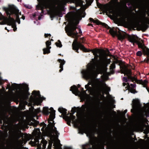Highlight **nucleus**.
I'll return each mask as SVG.
<instances>
[{
	"instance_id": "obj_11",
	"label": "nucleus",
	"mask_w": 149,
	"mask_h": 149,
	"mask_svg": "<svg viewBox=\"0 0 149 149\" xmlns=\"http://www.w3.org/2000/svg\"><path fill=\"white\" fill-rule=\"evenodd\" d=\"M40 97L39 92L34 91L32 92V96L30 97L29 101L30 102H33L35 104L38 105L41 103Z\"/></svg>"
},
{
	"instance_id": "obj_19",
	"label": "nucleus",
	"mask_w": 149,
	"mask_h": 149,
	"mask_svg": "<svg viewBox=\"0 0 149 149\" xmlns=\"http://www.w3.org/2000/svg\"><path fill=\"white\" fill-rule=\"evenodd\" d=\"M42 111L43 113L45 115H47L49 113L50 114L51 113V111L50 110V109H49L48 108L46 107L43 108Z\"/></svg>"
},
{
	"instance_id": "obj_41",
	"label": "nucleus",
	"mask_w": 149,
	"mask_h": 149,
	"mask_svg": "<svg viewBox=\"0 0 149 149\" xmlns=\"http://www.w3.org/2000/svg\"><path fill=\"white\" fill-rule=\"evenodd\" d=\"M101 77H108V76L106 74H104Z\"/></svg>"
},
{
	"instance_id": "obj_34",
	"label": "nucleus",
	"mask_w": 149,
	"mask_h": 149,
	"mask_svg": "<svg viewBox=\"0 0 149 149\" xmlns=\"http://www.w3.org/2000/svg\"><path fill=\"white\" fill-rule=\"evenodd\" d=\"M118 36L119 39L120 40L123 39L124 38V36L120 34H119Z\"/></svg>"
},
{
	"instance_id": "obj_51",
	"label": "nucleus",
	"mask_w": 149,
	"mask_h": 149,
	"mask_svg": "<svg viewBox=\"0 0 149 149\" xmlns=\"http://www.w3.org/2000/svg\"><path fill=\"white\" fill-rule=\"evenodd\" d=\"M89 25H92V24H89Z\"/></svg>"
},
{
	"instance_id": "obj_23",
	"label": "nucleus",
	"mask_w": 149,
	"mask_h": 149,
	"mask_svg": "<svg viewBox=\"0 0 149 149\" xmlns=\"http://www.w3.org/2000/svg\"><path fill=\"white\" fill-rule=\"evenodd\" d=\"M115 68L116 66L115 63L113 62L111 65L110 66V70L111 73L113 74V73L114 72V69H115Z\"/></svg>"
},
{
	"instance_id": "obj_48",
	"label": "nucleus",
	"mask_w": 149,
	"mask_h": 149,
	"mask_svg": "<svg viewBox=\"0 0 149 149\" xmlns=\"http://www.w3.org/2000/svg\"><path fill=\"white\" fill-rule=\"evenodd\" d=\"M75 92H76V87H75Z\"/></svg>"
},
{
	"instance_id": "obj_52",
	"label": "nucleus",
	"mask_w": 149,
	"mask_h": 149,
	"mask_svg": "<svg viewBox=\"0 0 149 149\" xmlns=\"http://www.w3.org/2000/svg\"><path fill=\"white\" fill-rule=\"evenodd\" d=\"M125 111V112H126V110H125V111Z\"/></svg>"
},
{
	"instance_id": "obj_38",
	"label": "nucleus",
	"mask_w": 149,
	"mask_h": 149,
	"mask_svg": "<svg viewBox=\"0 0 149 149\" xmlns=\"http://www.w3.org/2000/svg\"><path fill=\"white\" fill-rule=\"evenodd\" d=\"M123 81L125 82H127V79L126 77H123Z\"/></svg>"
},
{
	"instance_id": "obj_28",
	"label": "nucleus",
	"mask_w": 149,
	"mask_h": 149,
	"mask_svg": "<svg viewBox=\"0 0 149 149\" xmlns=\"http://www.w3.org/2000/svg\"><path fill=\"white\" fill-rule=\"evenodd\" d=\"M129 78H130L132 81H135L138 83L139 80H138L135 77H132L130 76H129Z\"/></svg>"
},
{
	"instance_id": "obj_22",
	"label": "nucleus",
	"mask_w": 149,
	"mask_h": 149,
	"mask_svg": "<svg viewBox=\"0 0 149 149\" xmlns=\"http://www.w3.org/2000/svg\"><path fill=\"white\" fill-rule=\"evenodd\" d=\"M55 149H61L60 143L58 142H55L53 144Z\"/></svg>"
},
{
	"instance_id": "obj_8",
	"label": "nucleus",
	"mask_w": 149,
	"mask_h": 149,
	"mask_svg": "<svg viewBox=\"0 0 149 149\" xmlns=\"http://www.w3.org/2000/svg\"><path fill=\"white\" fill-rule=\"evenodd\" d=\"M50 110L51 113L48 120V126L50 130L51 135L56 139H57L59 133L57 131L56 128L54 127V123L53 121L55 118V111L52 107L50 108Z\"/></svg>"
},
{
	"instance_id": "obj_36",
	"label": "nucleus",
	"mask_w": 149,
	"mask_h": 149,
	"mask_svg": "<svg viewBox=\"0 0 149 149\" xmlns=\"http://www.w3.org/2000/svg\"><path fill=\"white\" fill-rule=\"evenodd\" d=\"M136 55L138 56H141L142 55L141 52L140 51H138L136 53Z\"/></svg>"
},
{
	"instance_id": "obj_40",
	"label": "nucleus",
	"mask_w": 149,
	"mask_h": 149,
	"mask_svg": "<svg viewBox=\"0 0 149 149\" xmlns=\"http://www.w3.org/2000/svg\"><path fill=\"white\" fill-rule=\"evenodd\" d=\"M51 36V34H45V38L47 37L48 36Z\"/></svg>"
},
{
	"instance_id": "obj_50",
	"label": "nucleus",
	"mask_w": 149,
	"mask_h": 149,
	"mask_svg": "<svg viewBox=\"0 0 149 149\" xmlns=\"http://www.w3.org/2000/svg\"><path fill=\"white\" fill-rule=\"evenodd\" d=\"M5 29L7 30V28L6 27L5 28Z\"/></svg>"
},
{
	"instance_id": "obj_2",
	"label": "nucleus",
	"mask_w": 149,
	"mask_h": 149,
	"mask_svg": "<svg viewBox=\"0 0 149 149\" xmlns=\"http://www.w3.org/2000/svg\"><path fill=\"white\" fill-rule=\"evenodd\" d=\"M7 14L9 16L8 18L4 17L0 12V20L3 19V21L0 22L1 25L7 24L9 25H11L14 31L17 29L16 25L14 19L10 16V15L14 14H15L17 17H18V14L19 10L14 7H10L8 8H6V10Z\"/></svg>"
},
{
	"instance_id": "obj_15",
	"label": "nucleus",
	"mask_w": 149,
	"mask_h": 149,
	"mask_svg": "<svg viewBox=\"0 0 149 149\" xmlns=\"http://www.w3.org/2000/svg\"><path fill=\"white\" fill-rule=\"evenodd\" d=\"M40 133V130L39 129H36L33 132V135L37 138L35 139L36 143L38 141V138L39 137Z\"/></svg>"
},
{
	"instance_id": "obj_49",
	"label": "nucleus",
	"mask_w": 149,
	"mask_h": 149,
	"mask_svg": "<svg viewBox=\"0 0 149 149\" xmlns=\"http://www.w3.org/2000/svg\"><path fill=\"white\" fill-rule=\"evenodd\" d=\"M127 84H128V85H127V86H129V83H128Z\"/></svg>"
},
{
	"instance_id": "obj_30",
	"label": "nucleus",
	"mask_w": 149,
	"mask_h": 149,
	"mask_svg": "<svg viewBox=\"0 0 149 149\" xmlns=\"http://www.w3.org/2000/svg\"><path fill=\"white\" fill-rule=\"evenodd\" d=\"M92 2V0H90L88 1L86 3V6H87V7L90 6L91 3Z\"/></svg>"
},
{
	"instance_id": "obj_9",
	"label": "nucleus",
	"mask_w": 149,
	"mask_h": 149,
	"mask_svg": "<svg viewBox=\"0 0 149 149\" xmlns=\"http://www.w3.org/2000/svg\"><path fill=\"white\" fill-rule=\"evenodd\" d=\"M101 7L103 11L106 13H109L117 18L119 16L121 17L123 15L124 12L115 8L110 5H105L102 6Z\"/></svg>"
},
{
	"instance_id": "obj_43",
	"label": "nucleus",
	"mask_w": 149,
	"mask_h": 149,
	"mask_svg": "<svg viewBox=\"0 0 149 149\" xmlns=\"http://www.w3.org/2000/svg\"><path fill=\"white\" fill-rule=\"evenodd\" d=\"M131 86L133 88H134V87H136V84H131Z\"/></svg>"
},
{
	"instance_id": "obj_25",
	"label": "nucleus",
	"mask_w": 149,
	"mask_h": 149,
	"mask_svg": "<svg viewBox=\"0 0 149 149\" xmlns=\"http://www.w3.org/2000/svg\"><path fill=\"white\" fill-rule=\"evenodd\" d=\"M41 144L43 148H46V145L47 143V141L44 139H42L41 142Z\"/></svg>"
},
{
	"instance_id": "obj_3",
	"label": "nucleus",
	"mask_w": 149,
	"mask_h": 149,
	"mask_svg": "<svg viewBox=\"0 0 149 149\" xmlns=\"http://www.w3.org/2000/svg\"><path fill=\"white\" fill-rule=\"evenodd\" d=\"M8 113H10V111L9 109L7 107H3L0 109V116L2 117L3 119V122L5 123V122L7 121V125L9 124V121L11 119L13 121H19V123H23V121L22 120L23 119V117L22 115L20 114H18L14 116L13 118L12 117L13 116L11 115L10 118H8L6 114Z\"/></svg>"
},
{
	"instance_id": "obj_7",
	"label": "nucleus",
	"mask_w": 149,
	"mask_h": 149,
	"mask_svg": "<svg viewBox=\"0 0 149 149\" xmlns=\"http://www.w3.org/2000/svg\"><path fill=\"white\" fill-rule=\"evenodd\" d=\"M58 111L61 113V116L63 119L67 122V123L70 125V123H71L73 127H74V116L73 114L74 113V107L72 108L70 112H69L66 115L67 110L62 107H59L58 109Z\"/></svg>"
},
{
	"instance_id": "obj_16",
	"label": "nucleus",
	"mask_w": 149,
	"mask_h": 149,
	"mask_svg": "<svg viewBox=\"0 0 149 149\" xmlns=\"http://www.w3.org/2000/svg\"><path fill=\"white\" fill-rule=\"evenodd\" d=\"M11 100V96L8 95L4 97L2 100V102L4 104H9Z\"/></svg>"
},
{
	"instance_id": "obj_13",
	"label": "nucleus",
	"mask_w": 149,
	"mask_h": 149,
	"mask_svg": "<svg viewBox=\"0 0 149 149\" xmlns=\"http://www.w3.org/2000/svg\"><path fill=\"white\" fill-rule=\"evenodd\" d=\"M51 43L49 41H47L46 42V48H44L43 49V54H48L50 53V49L51 48V47L49 46L51 45Z\"/></svg>"
},
{
	"instance_id": "obj_44",
	"label": "nucleus",
	"mask_w": 149,
	"mask_h": 149,
	"mask_svg": "<svg viewBox=\"0 0 149 149\" xmlns=\"http://www.w3.org/2000/svg\"><path fill=\"white\" fill-rule=\"evenodd\" d=\"M86 133L87 134V135H89V136H90L91 135V132H86Z\"/></svg>"
},
{
	"instance_id": "obj_24",
	"label": "nucleus",
	"mask_w": 149,
	"mask_h": 149,
	"mask_svg": "<svg viewBox=\"0 0 149 149\" xmlns=\"http://www.w3.org/2000/svg\"><path fill=\"white\" fill-rule=\"evenodd\" d=\"M144 124L143 123L138 125L137 126L138 129L140 130H143L144 128Z\"/></svg>"
},
{
	"instance_id": "obj_42",
	"label": "nucleus",
	"mask_w": 149,
	"mask_h": 149,
	"mask_svg": "<svg viewBox=\"0 0 149 149\" xmlns=\"http://www.w3.org/2000/svg\"><path fill=\"white\" fill-rule=\"evenodd\" d=\"M130 92L131 93H136V91L134 90H130Z\"/></svg>"
},
{
	"instance_id": "obj_4",
	"label": "nucleus",
	"mask_w": 149,
	"mask_h": 149,
	"mask_svg": "<svg viewBox=\"0 0 149 149\" xmlns=\"http://www.w3.org/2000/svg\"><path fill=\"white\" fill-rule=\"evenodd\" d=\"M131 111L142 116H149V107L145 106L142 108L139 100L137 99L133 100L132 101V109Z\"/></svg>"
},
{
	"instance_id": "obj_45",
	"label": "nucleus",
	"mask_w": 149,
	"mask_h": 149,
	"mask_svg": "<svg viewBox=\"0 0 149 149\" xmlns=\"http://www.w3.org/2000/svg\"><path fill=\"white\" fill-rule=\"evenodd\" d=\"M89 20L90 21L93 22L94 20L92 18H90Z\"/></svg>"
},
{
	"instance_id": "obj_47",
	"label": "nucleus",
	"mask_w": 149,
	"mask_h": 149,
	"mask_svg": "<svg viewBox=\"0 0 149 149\" xmlns=\"http://www.w3.org/2000/svg\"><path fill=\"white\" fill-rule=\"evenodd\" d=\"M147 51H148V52H147L148 54H149V50L147 49Z\"/></svg>"
},
{
	"instance_id": "obj_26",
	"label": "nucleus",
	"mask_w": 149,
	"mask_h": 149,
	"mask_svg": "<svg viewBox=\"0 0 149 149\" xmlns=\"http://www.w3.org/2000/svg\"><path fill=\"white\" fill-rule=\"evenodd\" d=\"M147 83V81L146 80H145L144 81H142V80H139L138 82V83H140L143 86L146 85Z\"/></svg>"
},
{
	"instance_id": "obj_14",
	"label": "nucleus",
	"mask_w": 149,
	"mask_h": 149,
	"mask_svg": "<svg viewBox=\"0 0 149 149\" xmlns=\"http://www.w3.org/2000/svg\"><path fill=\"white\" fill-rule=\"evenodd\" d=\"M128 38L130 42L133 43L136 42L138 39L137 36L135 35H129Z\"/></svg>"
},
{
	"instance_id": "obj_12",
	"label": "nucleus",
	"mask_w": 149,
	"mask_h": 149,
	"mask_svg": "<svg viewBox=\"0 0 149 149\" xmlns=\"http://www.w3.org/2000/svg\"><path fill=\"white\" fill-rule=\"evenodd\" d=\"M23 134L21 132H18L15 134V139L20 144H22L25 141V140L23 138L19 140V139L23 136Z\"/></svg>"
},
{
	"instance_id": "obj_29",
	"label": "nucleus",
	"mask_w": 149,
	"mask_h": 149,
	"mask_svg": "<svg viewBox=\"0 0 149 149\" xmlns=\"http://www.w3.org/2000/svg\"><path fill=\"white\" fill-rule=\"evenodd\" d=\"M56 46L58 47H61L62 46L61 42L59 40H58V42L56 43Z\"/></svg>"
},
{
	"instance_id": "obj_33",
	"label": "nucleus",
	"mask_w": 149,
	"mask_h": 149,
	"mask_svg": "<svg viewBox=\"0 0 149 149\" xmlns=\"http://www.w3.org/2000/svg\"><path fill=\"white\" fill-rule=\"evenodd\" d=\"M93 22L98 25L100 23V22L97 19L94 20Z\"/></svg>"
},
{
	"instance_id": "obj_5",
	"label": "nucleus",
	"mask_w": 149,
	"mask_h": 149,
	"mask_svg": "<svg viewBox=\"0 0 149 149\" xmlns=\"http://www.w3.org/2000/svg\"><path fill=\"white\" fill-rule=\"evenodd\" d=\"M65 19L69 22V23L65 28L67 35L74 38V15L72 13H70L65 15Z\"/></svg>"
},
{
	"instance_id": "obj_20",
	"label": "nucleus",
	"mask_w": 149,
	"mask_h": 149,
	"mask_svg": "<svg viewBox=\"0 0 149 149\" xmlns=\"http://www.w3.org/2000/svg\"><path fill=\"white\" fill-rule=\"evenodd\" d=\"M31 112L33 113L34 116H36L38 113L40 112V110L39 108H38L36 109H34L33 108H32V110H30Z\"/></svg>"
},
{
	"instance_id": "obj_31",
	"label": "nucleus",
	"mask_w": 149,
	"mask_h": 149,
	"mask_svg": "<svg viewBox=\"0 0 149 149\" xmlns=\"http://www.w3.org/2000/svg\"><path fill=\"white\" fill-rule=\"evenodd\" d=\"M70 90L71 91H72V93L74 94V86L73 85V86H72L70 88Z\"/></svg>"
},
{
	"instance_id": "obj_54",
	"label": "nucleus",
	"mask_w": 149,
	"mask_h": 149,
	"mask_svg": "<svg viewBox=\"0 0 149 149\" xmlns=\"http://www.w3.org/2000/svg\"><path fill=\"white\" fill-rule=\"evenodd\" d=\"M17 0V1H19V0Z\"/></svg>"
},
{
	"instance_id": "obj_27",
	"label": "nucleus",
	"mask_w": 149,
	"mask_h": 149,
	"mask_svg": "<svg viewBox=\"0 0 149 149\" xmlns=\"http://www.w3.org/2000/svg\"><path fill=\"white\" fill-rule=\"evenodd\" d=\"M109 32L113 36H115L117 34L116 32L114 31L112 29H110Z\"/></svg>"
},
{
	"instance_id": "obj_10",
	"label": "nucleus",
	"mask_w": 149,
	"mask_h": 149,
	"mask_svg": "<svg viewBox=\"0 0 149 149\" xmlns=\"http://www.w3.org/2000/svg\"><path fill=\"white\" fill-rule=\"evenodd\" d=\"M80 96L81 100H86L87 103H89L88 106L91 109L96 111L98 109L99 102L95 100L91 102L89 95L87 94L85 91H83L81 93Z\"/></svg>"
},
{
	"instance_id": "obj_46",
	"label": "nucleus",
	"mask_w": 149,
	"mask_h": 149,
	"mask_svg": "<svg viewBox=\"0 0 149 149\" xmlns=\"http://www.w3.org/2000/svg\"><path fill=\"white\" fill-rule=\"evenodd\" d=\"M22 18L23 19H24L25 18V17L24 16H22Z\"/></svg>"
},
{
	"instance_id": "obj_53",
	"label": "nucleus",
	"mask_w": 149,
	"mask_h": 149,
	"mask_svg": "<svg viewBox=\"0 0 149 149\" xmlns=\"http://www.w3.org/2000/svg\"><path fill=\"white\" fill-rule=\"evenodd\" d=\"M96 0V1L97 2L98 0Z\"/></svg>"
},
{
	"instance_id": "obj_18",
	"label": "nucleus",
	"mask_w": 149,
	"mask_h": 149,
	"mask_svg": "<svg viewBox=\"0 0 149 149\" xmlns=\"http://www.w3.org/2000/svg\"><path fill=\"white\" fill-rule=\"evenodd\" d=\"M122 73L126 75L128 77L131 74V71L130 70L127 69L126 67H124L122 70Z\"/></svg>"
},
{
	"instance_id": "obj_35",
	"label": "nucleus",
	"mask_w": 149,
	"mask_h": 149,
	"mask_svg": "<svg viewBox=\"0 0 149 149\" xmlns=\"http://www.w3.org/2000/svg\"><path fill=\"white\" fill-rule=\"evenodd\" d=\"M24 5L25 7L29 9H31L32 7L31 6L28 4H24Z\"/></svg>"
},
{
	"instance_id": "obj_21",
	"label": "nucleus",
	"mask_w": 149,
	"mask_h": 149,
	"mask_svg": "<svg viewBox=\"0 0 149 149\" xmlns=\"http://www.w3.org/2000/svg\"><path fill=\"white\" fill-rule=\"evenodd\" d=\"M83 4L82 0H75V6L81 7Z\"/></svg>"
},
{
	"instance_id": "obj_17",
	"label": "nucleus",
	"mask_w": 149,
	"mask_h": 149,
	"mask_svg": "<svg viewBox=\"0 0 149 149\" xmlns=\"http://www.w3.org/2000/svg\"><path fill=\"white\" fill-rule=\"evenodd\" d=\"M58 61L60 63L59 68L60 69L59 71L60 72H61L63 70V65L65 64V61L63 59H58Z\"/></svg>"
},
{
	"instance_id": "obj_39",
	"label": "nucleus",
	"mask_w": 149,
	"mask_h": 149,
	"mask_svg": "<svg viewBox=\"0 0 149 149\" xmlns=\"http://www.w3.org/2000/svg\"><path fill=\"white\" fill-rule=\"evenodd\" d=\"M72 49L74 50V40L72 44Z\"/></svg>"
},
{
	"instance_id": "obj_6",
	"label": "nucleus",
	"mask_w": 149,
	"mask_h": 149,
	"mask_svg": "<svg viewBox=\"0 0 149 149\" xmlns=\"http://www.w3.org/2000/svg\"><path fill=\"white\" fill-rule=\"evenodd\" d=\"M28 86L27 85H24L22 86V89L18 93V97L20 100L19 105L22 109H23L25 105L27 103L26 101L29 95L28 91Z\"/></svg>"
},
{
	"instance_id": "obj_1",
	"label": "nucleus",
	"mask_w": 149,
	"mask_h": 149,
	"mask_svg": "<svg viewBox=\"0 0 149 149\" xmlns=\"http://www.w3.org/2000/svg\"><path fill=\"white\" fill-rule=\"evenodd\" d=\"M74 0H46L40 2L36 6L37 10H41V13H46L43 10L44 8H49L50 9H53L58 15L63 9V6L65 2L71 1L74 2Z\"/></svg>"
},
{
	"instance_id": "obj_37",
	"label": "nucleus",
	"mask_w": 149,
	"mask_h": 149,
	"mask_svg": "<svg viewBox=\"0 0 149 149\" xmlns=\"http://www.w3.org/2000/svg\"><path fill=\"white\" fill-rule=\"evenodd\" d=\"M52 143L51 142H49V143L48 148V149H51L52 146Z\"/></svg>"
},
{
	"instance_id": "obj_32",
	"label": "nucleus",
	"mask_w": 149,
	"mask_h": 149,
	"mask_svg": "<svg viewBox=\"0 0 149 149\" xmlns=\"http://www.w3.org/2000/svg\"><path fill=\"white\" fill-rule=\"evenodd\" d=\"M136 43H137L139 47H141V48L142 47L143 45H142V43L141 42H138L137 41V42H136Z\"/></svg>"
}]
</instances>
